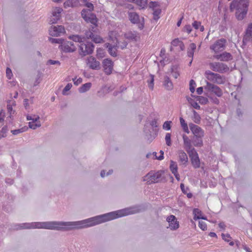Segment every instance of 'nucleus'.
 <instances>
[{
	"label": "nucleus",
	"instance_id": "obj_1",
	"mask_svg": "<svg viewBox=\"0 0 252 252\" xmlns=\"http://www.w3.org/2000/svg\"><path fill=\"white\" fill-rule=\"evenodd\" d=\"M135 213L131 209L126 208L117 211L76 221L33 222V228H43L58 231H69L91 227L115 219Z\"/></svg>",
	"mask_w": 252,
	"mask_h": 252
},
{
	"label": "nucleus",
	"instance_id": "obj_2",
	"mask_svg": "<svg viewBox=\"0 0 252 252\" xmlns=\"http://www.w3.org/2000/svg\"><path fill=\"white\" fill-rule=\"evenodd\" d=\"M249 0H233L230 3V9H236L235 16L237 20H242L247 14Z\"/></svg>",
	"mask_w": 252,
	"mask_h": 252
},
{
	"label": "nucleus",
	"instance_id": "obj_3",
	"mask_svg": "<svg viewBox=\"0 0 252 252\" xmlns=\"http://www.w3.org/2000/svg\"><path fill=\"white\" fill-rule=\"evenodd\" d=\"M164 171L158 170L157 172L150 171L143 178V181H146L148 185H151L157 183H164L166 182L165 178L163 176Z\"/></svg>",
	"mask_w": 252,
	"mask_h": 252
},
{
	"label": "nucleus",
	"instance_id": "obj_4",
	"mask_svg": "<svg viewBox=\"0 0 252 252\" xmlns=\"http://www.w3.org/2000/svg\"><path fill=\"white\" fill-rule=\"evenodd\" d=\"M94 46L91 42L81 43L79 46V53L82 57L92 54L94 50Z\"/></svg>",
	"mask_w": 252,
	"mask_h": 252
},
{
	"label": "nucleus",
	"instance_id": "obj_5",
	"mask_svg": "<svg viewBox=\"0 0 252 252\" xmlns=\"http://www.w3.org/2000/svg\"><path fill=\"white\" fill-rule=\"evenodd\" d=\"M128 17L129 20L134 24H137L139 29L142 30L144 27V19L143 17L141 18L139 15L135 12H128Z\"/></svg>",
	"mask_w": 252,
	"mask_h": 252
},
{
	"label": "nucleus",
	"instance_id": "obj_6",
	"mask_svg": "<svg viewBox=\"0 0 252 252\" xmlns=\"http://www.w3.org/2000/svg\"><path fill=\"white\" fill-rule=\"evenodd\" d=\"M210 67L211 69L216 72H218L221 73L226 72L229 71V68L228 66L222 63L215 62L211 63L209 64Z\"/></svg>",
	"mask_w": 252,
	"mask_h": 252
},
{
	"label": "nucleus",
	"instance_id": "obj_7",
	"mask_svg": "<svg viewBox=\"0 0 252 252\" xmlns=\"http://www.w3.org/2000/svg\"><path fill=\"white\" fill-rule=\"evenodd\" d=\"M59 48L64 53H73L76 50V46L72 41L63 40Z\"/></svg>",
	"mask_w": 252,
	"mask_h": 252
},
{
	"label": "nucleus",
	"instance_id": "obj_8",
	"mask_svg": "<svg viewBox=\"0 0 252 252\" xmlns=\"http://www.w3.org/2000/svg\"><path fill=\"white\" fill-rule=\"evenodd\" d=\"M88 10L83 9L81 11L82 18L87 22L95 25L97 23V19L94 14L88 13Z\"/></svg>",
	"mask_w": 252,
	"mask_h": 252
},
{
	"label": "nucleus",
	"instance_id": "obj_9",
	"mask_svg": "<svg viewBox=\"0 0 252 252\" xmlns=\"http://www.w3.org/2000/svg\"><path fill=\"white\" fill-rule=\"evenodd\" d=\"M98 33L92 32L91 31H85L84 32V38L85 39H91L95 43H100L102 42L103 39L99 35Z\"/></svg>",
	"mask_w": 252,
	"mask_h": 252
},
{
	"label": "nucleus",
	"instance_id": "obj_10",
	"mask_svg": "<svg viewBox=\"0 0 252 252\" xmlns=\"http://www.w3.org/2000/svg\"><path fill=\"white\" fill-rule=\"evenodd\" d=\"M189 157L190 158L191 164L194 168H198L200 166V159L195 149H193L192 152L188 153Z\"/></svg>",
	"mask_w": 252,
	"mask_h": 252
},
{
	"label": "nucleus",
	"instance_id": "obj_11",
	"mask_svg": "<svg viewBox=\"0 0 252 252\" xmlns=\"http://www.w3.org/2000/svg\"><path fill=\"white\" fill-rule=\"evenodd\" d=\"M205 89L213 93L218 97H220L222 95V91L219 87L207 81Z\"/></svg>",
	"mask_w": 252,
	"mask_h": 252
},
{
	"label": "nucleus",
	"instance_id": "obj_12",
	"mask_svg": "<svg viewBox=\"0 0 252 252\" xmlns=\"http://www.w3.org/2000/svg\"><path fill=\"white\" fill-rule=\"evenodd\" d=\"M226 40L224 38H221L218 40L215 43L210 46V49L214 50L216 53L219 52L224 50Z\"/></svg>",
	"mask_w": 252,
	"mask_h": 252
},
{
	"label": "nucleus",
	"instance_id": "obj_13",
	"mask_svg": "<svg viewBox=\"0 0 252 252\" xmlns=\"http://www.w3.org/2000/svg\"><path fill=\"white\" fill-rule=\"evenodd\" d=\"M49 34L52 36H59L62 33L65 32V30L63 26H52L49 30Z\"/></svg>",
	"mask_w": 252,
	"mask_h": 252
},
{
	"label": "nucleus",
	"instance_id": "obj_14",
	"mask_svg": "<svg viewBox=\"0 0 252 252\" xmlns=\"http://www.w3.org/2000/svg\"><path fill=\"white\" fill-rule=\"evenodd\" d=\"M102 65L105 73L107 75L111 74L113 68V63L112 60L109 59H104Z\"/></svg>",
	"mask_w": 252,
	"mask_h": 252
},
{
	"label": "nucleus",
	"instance_id": "obj_15",
	"mask_svg": "<svg viewBox=\"0 0 252 252\" xmlns=\"http://www.w3.org/2000/svg\"><path fill=\"white\" fill-rule=\"evenodd\" d=\"M189 126L190 130L193 134V136H204V131L201 127L192 123H189Z\"/></svg>",
	"mask_w": 252,
	"mask_h": 252
},
{
	"label": "nucleus",
	"instance_id": "obj_16",
	"mask_svg": "<svg viewBox=\"0 0 252 252\" xmlns=\"http://www.w3.org/2000/svg\"><path fill=\"white\" fill-rule=\"evenodd\" d=\"M87 64L92 69L99 70L100 68V62L93 56H90L88 58Z\"/></svg>",
	"mask_w": 252,
	"mask_h": 252
},
{
	"label": "nucleus",
	"instance_id": "obj_17",
	"mask_svg": "<svg viewBox=\"0 0 252 252\" xmlns=\"http://www.w3.org/2000/svg\"><path fill=\"white\" fill-rule=\"evenodd\" d=\"M183 139L184 141V144L185 146V149L187 152L189 153L190 152H192L193 149H195L192 147L191 145V139H189V138L185 134L183 135Z\"/></svg>",
	"mask_w": 252,
	"mask_h": 252
},
{
	"label": "nucleus",
	"instance_id": "obj_18",
	"mask_svg": "<svg viewBox=\"0 0 252 252\" xmlns=\"http://www.w3.org/2000/svg\"><path fill=\"white\" fill-rule=\"evenodd\" d=\"M214 58L220 61L227 62L232 59V56L231 54L224 52L222 54L215 55Z\"/></svg>",
	"mask_w": 252,
	"mask_h": 252
},
{
	"label": "nucleus",
	"instance_id": "obj_19",
	"mask_svg": "<svg viewBox=\"0 0 252 252\" xmlns=\"http://www.w3.org/2000/svg\"><path fill=\"white\" fill-rule=\"evenodd\" d=\"M65 8L67 7H78L80 5L79 0H67L64 2Z\"/></svg>",
	"mask_w": 252,
	"mask_h": 252
},
{
	"label": "nucleus",
	"instance_id": "obj_20",
	"mask_svg": "<svg viewBox=\"0 0 252 252\" xmlns=\"http://www.w3.org/2000/svg\"><path fill=\"white\" fill-rule=\"evenodd\" d=\"M125 37L128 39L137 41L139 39V34L136 32H129L125 34Z\"/></svg>",
	"mask_w": 252,
	"mask_h": 252
},
{
	"label": "nucleus",
	"instance_id": "obj_21",
	"mask_svg": "<svg viewBox=\"0 0 252 252\" xmlns=\"http://www.w3.org/2000/svg\"><path fill=\"white\" fill-rule=\"evenodd\" d=\"M204 136H192L191 141L195 147H202L203 146L202 138Z\"/></svg>",
	"mask_w": 252,
	"mask_h": 252
},
{
	"label": "nucleus",
	"instance_id": "obj_22",
	"mask_svg": "<svg viewBox=\"0 0 252 252\" xmlns=\"http://www.w3.org/2000/svg\"><path fill=\"white\" fill-rule=\"evenodd\" d=\"M179 158L180 161L184 165H186L188 162L187 155L183 151H179Z\"/></svg>",
	"mask_w": 252,
	"mask_h": 252
},
{
	"label": "nucleus",
	"instance_id": "obj_23",
	"mask_svg": "<svg viewBox=\"0 0 252 252\" xmlns=\"http://www.w3.org/2000/svg\"><path fill=\"white\" fill-rule=\"evenodd\" d=\"M105 45L106 47L108 48V53L111 56L114 57L117 56V51H115V47L113 46L112 44L106 43Z\"/></svg>",
	"mask_w": 252,
	"mask_h": 252
},
{
	"label": "nucleus",
	"instance_id": "obj_24",
	"mask_svg": "<svg viewBox=\"0 0 252 252\" xmlns=\"http://www.w3.org/2000/svg\"><path fill=\"white\" fill-rule=\"evenodd\" d=\"M163 85L168 90H171L173 89V84L169 77L166 76L164 77Z\"/></svg>",
	"mask_w": 252,
	"mask_h": 252
},
{
	"label": "nucleus",
	"instance_id": "obj_25",
	"mask_svg": "<svg viewBox=\"0 0 252 252\" xmlns=\"http://www.w3.org/2000/svg\"><path fill=\"white\" fill-rule=\"evenodd\" d=\"M196 44L194 43L190 44L188 50V55L189 57L193 59L194 50L196 49Z\"/></svg>",
	"mask_w": 252,
	"mask_h": 252
},
{
	"label": "nucleus",
	"instance_id": "obj_26",
	"mask_svg": "<svg viewBox=\"0 0 252 252\" xmlns=\"http://www.w3.org/2000/svg\"><path fill=\"white\" fill-rule=\"evenodd\" d=\"M69 38L74 42H79L80 44L85 40L84 36L82 37L78 35H72L69 36Z\"/></svg>",
	"mask_w": 252,
	"mask_h": 252
},
{
	"label": "nucleus",
	"instance_id": "obj_27",
	"mask_svg": "<svg viewBox=\"0 0 252 252\" xmlns=\"http://www.w3.org/2000/svg\"><path fill=\"white\" fill-rule=\"evenodd\" d=\"M127 1L132 2H135L142 8H145L147 4V0H127Z\"/></svg>",
	"mask_w": 252,
	"mask_h": 252
},
{
	"label": "nucleus",
	"instance_id": "obj_28",
	"mask_svg": "<svg viewBox=\"0 0 252 252\" xmlns=\"http://www.w3.org/2000/svg\"><path fill=\"white\" fill-rule=\"evenodd\" d=\"M217 73H215L214 72H211L210 70H206L205 72V74L207 79L211 81L215 82V79L216 78V76L215 75H217Z\"/></svg>",
	"mask_w": 252,
	"mask_h": 252
},
{
	"label": "nucleus",
	"instance_id": "obj_29",
	"mask_svg": "<svg viewBox=\"0 0 252 252\" xmlns=\"http://www.w3.org/2000/svg\"><path fill=\"white\" fill-rule=\"evenodd\" d=\"M250 36L252 37V24H251L246 31V34L244 36L243 40V43L245 42V40H246L248 38H250Z\"/></svg>",
	"mask_w": 252,
	"mask_h": 252
},
{
	"label": "nucleus",
	"instance_id": "obj_30",
	"mask_svg": "<svg viewBox=\"0 0 252 252\" xmlns=\"http://www.w3.org/2000/svg\"><path fill=\"white\" fill-rule=\"evenodd\" d=\"M91 83H85L83 84L80 88H79V91L81 93H85L88 91L91 88Z\"/></svg>",
	"mask_w": 252,
	"mask_h": 252
},
{
	"label": "nucleus",
	"instance_id": "obj_31",
	"mask_svg": "<svg viewBox=\"0 0 252 252\" xmlns=\"http://www.w3.org/2000/svg\"><path fill=\"white\" fill-rule=\"evenodd\" d=\"M180 124H181V126L183 128L184 131L185 132L189 133V130L188 125L186 123L185 120L183 118L181 117V118H180Z\"/></svg>",
	"mask_w": 252,
	"mask_h": 252
},
{
	"label": "nucleus",
	"instance_id": "obj_32",
	"mask_svg": "<svg viewBox=\"0 0 252 252\" xmlns=\"http://www.w3.org/2000/svg\"><path fill=\"white\" fill-rule=\"evenodd\" d=\"M215 75L216 76V78L215 79L214 83H216L218 84H223L224 83V78H223L222 76L218 73L217 74V75Z\"/></svg>",
	"mask_w": 252,
	"mask_h": 252
},
{
	"label": "nucleus",
	"instance_id": "obj_33",
	"mask_svg": "<svg viewBox=\"0 0 252 252\" xmlns=\"http://www.w3.org/2000/svg\"><path fill=\"white\" fill-rule=\"evenodd\" d=\"M178 65H173L171 67V73L172 74V76L175 78H177L178 76L180 75V74L178 71Z\"/></svg>",
	"mask_w": 252,
	"mask_h": 252
},
{
	"label": "nucleus",
	"instance_id": "obj_34",
	"mask_svg": "<svg viewBox=\"0 0 252 252\" xmlns=\"http://www.w3.org/2000/svg\"><path fill=\"white\" fill-rule=\"evenodd\" d=\"M187 99L188 100V102L191 104V105L195 109L199 110L200 108V106L198 105V104L195 102L193 99L187 96Z\"/></svg>",
	"mask_w": 252,
	"mask_h": 252
},
{
	"label": "nucleus",
	"instance_id": "obj_35",
	"mask_svg": "<svg viewBox=\"0 0 252 252\" xmlns=\"http://www.w3.org/2000/svg\"><path fill=\"white\" fill-rule=\"evenodd\" d=\"M17 226L19 227H17V229H19V228L22 229H32L33 228L32 222L31 223H23L21 224H18Z\"/></svg>",
	"mask_w": 252,
	"mask_h": 252
},
{
	"label": "nucleus",
	"instance_id": "obj_36",
	"mask_svg": "<svg viewBox=\"0 0 252 252\" xmlns=\"http://www.w3.org/2000/svg\"><path fill=\"white\" fill-rule=\"evenodd\" d=\"M170 169L173 174L176 173V172H178V167L176 162L171 160L170 164Z\"/></svg>",
	"mask_w": 252,
	"mask_h": 252
},
{
	"label": "nucleus",
	"instance_id": "obj_37",
	"mask_svg": "<svg viewBox=\"0 0 252 252\" xmlns=\"http://www.w3.org/2000/svg\"><path fill=\"white\" fill-rule=\"evenodd\" d=\"M28 129V127L27 126H24L20 129L12 130L11 132L13 135H17L19 133H22L27 131Z\"/></svg>",
	"mask_w": 252,
	"mask_h": 252
},
{
	"label": "nucleus",
	"instance_id": "obj_38",
	"mask_svg": "<svg viewBox=\"0 0 252 252\" xmlns=\"http://www.w3.org/2000/svg\"><path fill=\"white\" fill-rule=\"evenodd\" d=\"M193 122L197 124H199L200 123L201 118L200 115L195 111L193 110Z\"/></svg>",
	"mask_w": 252,
	"mask_h": 252
},
{
	"label": "nucleus",
	"instance_id": "obj_39",
	"mask_svg": "<svg viewBox=\"0 0 252 252\" xmlns=\"http://www.w3.org/2000/svg\"><path fill=\"white\" fill-rule=\"evenodd\" d=\"M196 98L197 100L201 104H205L208 102V98L202 96H197Z\"/></svg>",
	"mask_w": 252,
	"mask_h": 252
},
{
	"label": "nucleus",
	"instance_id": "obj_40",
	"mask_svg": "<svg viewBox=\"0 0 252 252\" xmlns=\"http://www.w3.org/2000/svg\"><path fill=\"white\" fill-rule=\"evenodd\" d=\"M154 76L153 75H150V79L147 80L149 87L150 89L153 90L154 88Z\"/></svg>",
	"mask_w": 252,
	"mask_h": 252
},
{
	"label": "nucleus",
	"instance_id": "obj_41",
	"mask_svg": "<svg viewBox=\"0 0 252 252\" xmlns=\"http://www.w3.org/2000/svg\"><path fill=\"white\" fill-rule=\"evenodd\" d=\"M169 227L171 230H176L179 227V222L174 221L169 223Z\"/></svg>",
	"mask_w": 252,
	"mask_h": 252
},
{
	"label": "nucleus",
	"instance_id": "obj_42",
	"mask_svg": "<svg viewBox=\"0 0 252 252\" xmlns=\"http://www.w3.org/2000/svg\"><path fill=\"white\" fill-rule=\"evenodd\" d=\"M63 39V38H54L52 37L49 38V40L52 43H58L60 45H62Z\"/></svg>",
	"mask_w": 252,
	"mask_h": 252
},
{
	"label": "nucleus",
	"instance_id": "obj_43",
	"mask_svg": "<svg viewBox=\"0 0 252 252\" xmlns=\"http://www.w3.org/2000/svg\"><path fill=\"white\" fill-rule=\"evenodd\" d=\"M63 11L61 8H56L54 11L53 12L52 15L53 17H56L60 19V14Z\"/></svg>",
	"mask_w": 252,
	"mask_h": 252
},
{
	"label": "nucleus",
	"instance_id": "obj_44",
	"mask_svg": "<svg viewBox=\"0 0 252 252\" xmlns=\"http://www.w3.org/2000/svg\"><path fill=\"white\" fill-rule=\"evenodd\" d=\"M41 126L40 122H37V123L34 124L33 122H30L29 123V126L30 128L35 129L37 127H39Z\"/></svg>",
	"mask_w": 252,
	"mask_h": 252
},
{
	"label": "nucleus",
	"instance_id": "obj_45",
	"mask_svg": "<svg viewBox=\"0 0 252 252\" xmlns=\"http://www.w3.org/2000/svg\"><path fill=\"white\" fill-rule=\"evenodd\" d=\"M154 19L156 20L159 19L158 15L160 14L161 10L159 8L154 9L153 10Z\"/></svg>",
	"mask_w": 252,
	"mask_h": 252
},
{
	"label": "nucleus",
	"instance_id": "obj_46",
	"mask_svg": "<svg viewBox=\"0 0 252 252\" xmlns=\"http://www.w3.org/2000/svg\"><path fill=\"white\" fill-rule=\"evenodd\" d=\"M196 83L193 80H191L189 82V90L191 93H193L195 91V87Z\"/></svg>",
	"mask_w": 252,
	"mask_h": 252
},
{
	"label": "nucleus",
	"instance_id": "obj_47",
	"mask_svg": "<svg viewBox=\"0 0 252 252\" xmlns=\"http://www.w3.org/2000/svg\"><path fill=\"white\" fill-rule=\"evenodd\" d=\"M171 44L174 46H177L178 45H179V46L182 45L183 46H184V44H183V42L180 41L179 40V39H178V38H176V39H174L171 42Z\"/></svg>",
	"mask_w": 252,
	"mask_h": 252
},
{
	"label": "nucleus",
	"instance_id": "obj_48",
	"mask_svg": "<svg viewBox=\"0 0 252 252\" xmlns=\"http://www.w3.org/2000/svg\"><path fill=\"white\" fill-rule=\"evenodd\" d=\"M166 144L167 146H170L171 145V134L169 133H167L165 135V137Z\"/></svg>",
	"mask_w": 252,
	"mask_h": 252
},
{
	"label": "nucleus",
	"instance_id": "obj_49",
	"mask_svg": "<svg viewBox=\"0 0 252 252\" xmlns=\"http://www.w3.org/2000/svg\"><path fill=\"white\" fill-rule=\"evenodd\" d=\"M193 214H194V217L193 219L195 220H197L196 219V217L197 216H201V211L198 209H194L193 211Z\"/></svg>",
	"mask_w": 252,
	"mask_h": 252
},
{
	"label": "nucleus",
	"instance_id": "obj_50",
	"mask_svg": "<svg viewBox=\"0 0 252 252\" xmlns=\"http://www.w3.org/2000/svg\"><path fill=\"white\" fill-rule=\"evenodd\" d=\"M171 121H166L164 123L162 127L164 129L170 130L171 129Z\"/></svg>",
	"mask_w": 252,
	"mask_h": 252
},
{
	"label": "nucleus",
	"instance_id": "obj_51",
	"mask_svg": "<svg viewBox=\"0 0 252 252\" xmlns=\"http://www.w3.org/2000/svg\"><path fill=\"white\" fill-rule=\"evenodd\" d=\"M7 131V126H4L1 130L0 131V138L2 137H5L6 135H5V133Z\"/></svg>",
	"mask_w": 252,
	"mask_h": 252
},
{
	"label": "nucleus",
	"instance_id": "obj_52",
	"mask_svg": "<svg viewBox=\"0 0 252 252\" xmlns=\"http://www.w3.org/2000/svg\"><path fill=\"white\" fill-rule=\"evenodd\" d=\"M97 23L95 25H93L91 26V27L89 29L88 31H91L92 32H95L98 33V30L97 28Z\"/></svg>",
	"mask_w": 252,
	"mask_h": 252
},
{
	"label": "nucleus",
	"instance_id": "obj_53",
	"mask_svg": "<svg viewBox=\"0 0 252 252\" xmlns=\"http://www.w3.org/2000/svg\"><path fill=\"white\" fill-rule=\"evenodd\" d=\"M72 86V85L71 83H68L63 89L62 93L63 94L65 95L66 94L65 93L68 91L71 88Z\"/></svg>",
	"mask_w": 252,
	"mask_h": 252
},
{
	"label": "nucleus",
	"instance_id": "obj_54",
	"mask_svg": "<svg viewBox=\"0 0 252 252\" xmlns=\"http://www.w3.org/2000/svg\"><path fill=\"white\" fill-rule=\"evenodd\" d=\"M199 226L203 231L207 229V225L205 222L202 221H199Z\"/></svg>",
	"mask_w": 252,
	"mask_h": 252
},
{
	"label": "nucleus",
	"instance_id": "obj_55",
	"mask_svg": "<svg viewBox=\"0 0 252 252\" xmlns=\"http://www.w3.org/2000/svg\"><path fill=\"white\" fill-rule=\"evenodd\" d=\"M6 74L8 79H10L13 75L12 71L10 68L7 67L6 69Z\"/></svg>",
	"mask_w": 252,
	"mask_h": 252
},
{
	"label": "nucleus",
	"instance_id": "obj_56",
	"mask_svg": "<svg viewBox=\"0 0 252 252\" xmlns=\"http://www.w3.org/2000/svg\"><path fill=\"white\" fill-rule=\"evenodd\" d=\"M166 220L169 223L177 220L176 217L174 215L169 216L167 218Z\"/></svg>",
	"mask_w": 252,
	"mask_h": 252
},
{
	"label": "nucleus",
	"instance_id": "obj_57",
	"mask_svg": "<svg viewBox=\"0 0 252 252\" xmlns=\"http://www.w3.org/2000/svg\"><path fill=\"white\" fill-rule=\"evenodd\" d=\"M47 64H52V65L58 64V65H60L61 64V63L59 61H54V60H49L47 61Z\"/></svg>",
	"mask_w": 252,
	"mask_h": 252
},
{
	"label": "nucleus",
	"instance_id": "obj_58",
	"mask_svg": "<svg viewBox=\"0 0 252 252\" xmlns=\"http://www.w3.org/2000/svg\"><path fill=\"white\" fill-rule=\"evenodd\" d=\"M158 6V3L156 1H151L149 3V6L152 8L153 10L157 9V7Z\"/></svg>",
	"mask_w": 252,
	"mask_h": 252
},
{
	"label": "nucleus",
	"instance_id": "obj_59",
	"mask_svg": "<svg viewBox=\"0 0 252 252\" xmlns=\"http://www.w3.org/2000/svg\"><path fill=\"white\" fill-rule=\"evenodd\" d=\"M180 188H181V189L182 191V192L185 194V193H187V192H188V191L189 190V188L188 187H186V188H185V186H184V184H183V183H181V185H180Z\"/></svg>",
	"mask_w": 252,
	"mask_h": 252
},
{
	"label": "nucleus",
	"instance_id": "obj_60",
	"mask_svg": "<svg viewBox=\"0 0 252 252\" xmlns=\"http://www.w3.org/2000/svg\"><path fill=\"white\" fill-rule=\"evenodd\" d=\"M222 239L226 242H229V240L228 238H231L230 235L229 234H221Z\"/></svg>",
	"mask_w": 252,
	"mask_h": 252
},
{
	"label": "nucleus",
	"instance_id": "obj_61",
	"mask_svg": "<svg viewBox=\"0 0 252 252\" xmlns=\"http://www.w3.org/2000/svg\"><path fill=\"white\" fill-rule=\"evenodd\" d=\"M85 6L89 8V11H92L94 10V5L92 3L87 2Z\"/></svg>",
	"mask_w": 252,
	"mask_h": 252
},
{
	"label": "nucleus",
	"instance_id": "obj_62",
	"mask_svg": "<svg viewBox=\"0 0 252 252\" xmlns=\"http://www.w3.org/2000/svg\"><path fill=\"white\" fill-rule=\"evenodd\" d=\"M201 25V22H198L196 21H195L192 23V26L195 29H198L199 28V26Z\"/></svg>",
	"mask_w": 252,
	"mask_h": 252
},
{
	"label": "nucleus",
	"instance_id": "obj_63",
	"mask_svg": "<svg viewBox=\"0 0 252 252\" xmlns=\"http://www.w3.org/2000/svg\"><path fill=\"white\" fill-rule=\"evenodd\" d=\"M76 78H73L72 80L74 82V85L77 86L80 84L82 82V79L81 78H79L78 79L75 80Z\"/></svg>",
	"mask_w": 252,
	"mask_h": 252
},
{
	"label": "nucleus",
	"instance_id": "obj_64",
	"mask_svg": "<svg viewBox=\"0 0 252 252\" xmlns=\"http://www.w3.org/2000/svg\"><path fill=\"white\" fill-rule=\"evenodd\" d=\"M60 19L57 18V17H53L51 18H50V23L51 24H55V23H56Z\"/></svg>",
	"mask_w": 252,
	"mask_h": 252
}]
</instances>
